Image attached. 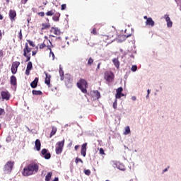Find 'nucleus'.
I'll return each mask as SVG.
<instances>
[{
	"instance_id": "obj_1",
	"label": "nucleus",
	"mask_w": 181,
	"mask_h": 181,
	"mask_svg": "<svg viewBox=\"0 0 181 181\" xmlns=\"http://www.w3.org/2000/svg\"><path fill=\"white\" fill-rule=\"evenodd\" d=\"M39 172V165L37 163L33 162L28 164L23 168V176H32V175H36Z\"/></svg>"
},
{
	"instance_id": "obj_2",
	"label": "nucleus",
	"mask_w": 181,
	"mask_h": 181,
	"mask_svg": "<svg viewBox=\"0 0 181 181\" xmlns=\"http://www.w3.org/2000/svg\"><path fill=\"white\" fill-rule=\"evenodd\" d=\"M115 41V38H114V35H101L100 42L104 46H108V45H111L112 42Z\"/></svg>"
},
{
	"instance_id": "obj_3",
	"label": "nucleus",
	"mask_w": 181,
	"mask_h": 181,
	"mask_svg": "<svg viewBox=\"0 0 181 181\" xmlns=\"http://www.w3.org/2000/svg\"><path fill=\"white\" fill-rule=\"evenodd\" d=\"M76 86L78 88H79V90H81L82 93H83V94H87V87L88 86V85L86 79L81 78L77 82Z\"/></svg>"
},
{
	"instance_id": "obj_4",
	"label": "nucleus",
	"mask_w": 181,
	"mask_h": 181,
	"mask_svg": "<svg viewBox=\"0 0 181 181\" xmlns=\"http://www.w3.org/2000/svg\"><path fill=\"white\" fill-rule=\"evenodd\" d=\"M30 52H32V48L29 47V44L26 42L25 44V47L23 48V54L24 57L26 58L25 62H28L30 60Z\"/></svg>"
},
{
	"instance_id": "obj_5",
	"label": "nucleus",
	"mask_w": 181,
	"mask_h": 181,
	"mask_svg": "<svg viewBox=\"0 0 181 181\" xmlns=\"http://www.w3.org/2000/svg\"><path fill=\"white\" fill-rule=\"evenodd\" d=\"M104 78L107 83H112L115 78V75L111 71H107L104 74Z\"/></svg>"
},
{
	"instance_id": "obj_6",
	"label": "nucleus",
	"mask_w": 181,
	"mask_h": 181,
	"mask_svg": "<svg viewBox=\"0 0 181 181\" xmlns=\"http://www.w3.org/2000/svg\"><path fill=\"white\" fill-rule=\"evenodd\" d=\"M13 166H15L14 161H8L4 167V172L6 173H11L12 172V169H13Z\"/></svg>"
},
{
	"instance_id": "obj_7",
	"label": "nucleus",
	"mask_w": 181,
	"mask_h": 181,
	"mask_svg": "<svg viewBox=\"0 0 181 181\" xmlns=\"http://www.w3.org/2000/svg\"><path fill=\"white\" fill-rule=\"evenodd\" d=\"M64 147V139L62 141H58L56 144L55 152L57 155H60L63 152V148Z\"/></svg>"
},
{
	"instance_id": "obj_8",
	"label": "nucleus",
	"mask_w": 181,
	"mask_h": 181,
	"mask_svg": "<svg viewBox=\"0 0 181 181\" xmlns=\"http://www.w3.org/2000/svg\"><path fill=\"white\" fill-rule=\"evenodd\" d=\"M40 49H45V47H47L48 50H51V47H53V45L52 44V42L49 40H45L43 43L40 45Z\"/></svg>"
},
{
	"instance_id": "obj_9",
	"label": "nucleus",
	"mask_w": 181,
	"mask_h": 181,
	"mask_svg": "<svg viewBox=\"0 0 181 181\" xmlns=\"http://www.w3.org/2000/svg\"><path fill=\"white\" fill-rule=\"evenodd\" d=\"M19 66H21V62H13V64L11 65L12 74H16V73L18 72V67H19Z\"/></svg>"
},
{
	"instance_id": "obj_10",
	"label": "nucleus",
	"mask_w": 181,
	"mask_h": 181,
	"mask_svg": "<svg viewBox=\"0 0 181 181\" xmlns=\"http://www.w3.org/2000/svg\"><path fill=\"white\" fill-rule=\"evenodd\" d=\"M1 96L2 100H5L6 101L9 100V99L11 98V94H9L8 91H1Z\"/></svg>"
},
{
	"instance_id": "obj_11",
	"label": "nucleus",
	"mask_w": 181,
	"mask_h": 181,
	"mask_svg": "<svg viewBox=\"0 0 181 181\" xmlns=\"http://www.w3.org/2000/svg\"><path fill=\"white\" fill-rule=\"evenodd\" d=\"M8 16L11 22H14L16 19V11L11 9L8 13Z\"/></svg>"
},
{
	"instance_id": "obj_12",
	"label": "nucleus",
	"mask_w": 181,
	"mask_h": 181,
	"mask_svg": "<svg viewBox=\"0 0 181 181\" xmlns=\"http://www.w3.org/2000/svg\"><path fill=\"white\" fill-rule=\"evenodd\" d=\"M87 145H88L87 143H84L81 146V155H82V156H83V158H86V155L87 153Z\"/></svg>"
},
{
	"instance_id": "obj_13",
	"label": "nucleus",
	"mask_w": 181,
	"mask_h": 181,
	"mask_svg": "<svg viewBox=\"0 0 181 181\" xmlns=\"http://www.w3.org/2000/svg\"><path fill=\"white\" fill-rule=\"evenodd\" d=\"M64 80L66 84H71L73 83V77L70 74H66Z\"/></svg>"
},
{
	"instance_id": "obj_14",
	"label": "nucleus",
	"mask_w": 181,
	"mask_h": 181,
	"mask_svg": "<svg viewBox=\"0 0 181 181\" xmlns=\"http://www.w3.org/2000/svg\"><path fill=\"white\" fill-rule=\"evenodd\" d=\"M41 153L44 156L45 159H50V158H52V155L50 153H47V149L46 148H43L41 151Z\"/></svg>"
},
{
	"instance_id": "obj_15",
	"label": "nucleus",
	"mask_w": 181,
	"mask_h": 181,
	"mask_svg": "<svg viewBox=\"0 0 181 181\" xmlns=\"http://www.w3.org/2000/svg\"><path fill=\"white\" fill-rule=\"evenodd\" d=\"M45 74L46 76L45 80V83L47 84V86H48V87H50V78H52V76L50 74H49L48 73H47L46 71H45Z\"/></svg>"
},
{
	"instance_id": "obj_16",
	"label": "nucleus",
	"mask_w": 181,
	"mask_h": 181,
	"mask_svg": "<svg viewBox=\"0 0 181 181\" xmlns=\"http://www.w3.org/2000/svg\"><path fill=\"white\" fill-rule=\"evenodd\" d=\"M51 33H54L56 36H60L62 32L58 28L52 27L50 30Z\"/></svg>"
},
{
	"instance_id": "obj_17",
	"label": "nucleus",
	"mask_w": 181,
	"mask_h": 181,
	"mask_svg": "<svg viewBox=\"0 0 181 181\" xmlns=\"http://www.w3.org/2000/svg\"><path fill=\"white\" fill-rule=\"evenodd\" d=\"M164 18L167 22L168 28H172V26L173 25V22L170 21V17H169V15L168 14L165 15Z\"/></svg>"
},
{
	"instance_id": "obj_18",
	"label": "nucleus",
	"mask_w": 181,
	"mask_h": 181,
	"mask_svg": "<svg viewBox=\"0 0 181 181\" xmlns=\"http://www.w3.org/2000/svg\"><path fill=\"white\" fill-rule=\"evenodd\" d=\"M92 97L93 100H99L101 97V94L98 90H93L92 93Z\"/></svg>"
},
{
	"instance_id": "obj_19",
	"label": "nucleus",
	"mask_w": 181,
	"mask_h": 181,
	"mask_svg": "<svg viewBox=\"0 0 181 181\" xmlns=\"http://www.w3.org/2000/svg\"><path fill=\"white\" fill-rule=\"evenodd\" d=\"M146 25H147V26H151V28H153V26H155V21H153L152 18H148L146 21Z\"/></svg>"
},
{
	"instance_id": "obj_20",
	"label": "nucleus",
	"mask_w": 181,
	"mask_h": 181,
	"mask_svg": "<svg viewBox=\"0 0 181 181\" xmlns=\"http://www.w3.org/2000/svg\"><path fill=\"white\" fill-rule=\"evenodd\" d=\"M39 83V78L36 77L35 78L34 81L31 82L30 87L32 88H36L37 87V83Z\"/></svg>"
},
{
	"instance_id": "obj_21",
	"label": "nucleus",
	"mask_w": 181,
	"mask_h": 181,
	"mask_svg": "<svg viewBox=\"0 0 181 181\" xmlns=\"http://www.w3.org/2000/svg\"><path fill=\"white\" fill-rule=\"evenodd\" d=\"M10 83L11 84V86H17L18 82L16 80V76H11L10 78Z\"/></svg>"
},
{
	"instance_id": "obj_22",
	"label": "nucleus",
	"mask_w": 181,
	"mask_h": 181,
	"mask_svg": "<svg viewBox=\"0 0 181 181\" xmlns=\"http://www.w3.org/2000/svg\"><path fill=\"white\" fill-rule=\"evenodd\" d=\"M47 29H50V23H43L42 24L41 30H46Z\"/></svg>"
},
{
	"instance_id": "obj_23",
	"label": "nucleus",
	"mask_w": 181,
	"mask_h": 181,
	"mask_svg": "<svg viewBox=\"0 0 181 181\" xmlns=\"http://www.w3.org/2000/svg\"><path fill=\"white\" fill-rule=\"evenodd\" d=\"M131 36V34L129 35H122L120 36H119V42H124V40H127V39H128V37H129Z\"/></svg>"
},
{
	"instance_id": "obj_24",
	"label": "nucleus",
	"mask_w": 181,
	"mask_h": 181,
	"mask_svg": "<svg viewBox=\"0 0 181 181\" xmlns=\"http://www.w3.org/2000/svg\"><path fill=\"white\" fill-rule=\"evenodd\" d=\"M35 146L37 151H40V147L42 146L40 140H39V139L35 140Z\"/></svg>"
},
{
	"instance_id": "obj_25",
	"label": "nucleus",
	"mask_w": 181,
	"mask_h": 181,
	"mask_svg": "<svg viewBox=\"0 0 181 181\" xmlns=\"http://www.w3.org/2000/svg\"><path fill=\"white\" fill-rule=\"evenodd\" d=\"M113 64H115V67L117 69H119V61L118 60V58H115L112 59Z\"/></svg>"
},
{
	"instance_id": "obj_26",
	"label": "nucleus",
	"mask_w": 181,
	"mask_h": 181,
	"mask_svg": "<svg viewBox=\"0 0 181 181\" xmlns=\"http://www.w3.org/2000/svg\"><path fill=\"white\" fill-rule=\"evenodd\" d=\"M56 132H57V128L52 127V132L49 135V138H52V136H53V135H56Z\"/></svg>"
},
{
	"instance_id": "obj_27",
	"label": "nucleus",
	"mask_w": 181,
	"mask_h": 181,
	"mask_svg": "<svg viewBox=\"0 0 181 181\" xmlns=\"http://www.w3.org/2000/svg\"><path fill=\"white\" fill-rule=\"evenodd\" d=\"M60 18V13H56L54 16L52 17L53 21L55 22H59V18Z\"/></svg>"
},
{
	"instance_id": "obj_28",
	"label": "nucleus",
	"mask_w": 181,
	"mask_h": 181,
	"mask_svg": "<svg viewBox=\"0 0 181 181\" xmlns=\"http://www.w3.org/2000/svg\"><path fill=\"white\" fill-rule=\"evenodd\" d=\"M53 175V173L49 172L47 173V175L45 176V181H50V179H52V176Z\"/></svg>"
},
{
	"instance_id": "obj_29",
	"label": "nucleus",
	"mask_w": 181,
	"mask_h": 181,
	"mask_svg": "<svg viewBox=\"0 0 181 181\" xmlns=\"http://www.w3.org/2000/svg\"><path fill=\"white\" fill-rule=\"evenodd\" d=\"M59 76L61 77L62 81H63V80H64V71H63L62 68H59Z\"/></svg>"
},
{
	"instance_id": "obj_30",
	"label": "nucleus",
	"mask_w": 181,
	"mask_h": 181,
	"mask_svg": "<svg viewBox=\"0 0 181 181\" xmlns=\"http://www.w3.org/2000/svg\"><path fill=\"white\" fill-rule=\"evenodd\" d=\"M33 95H42V93L41 90H33Z\"/></svg>"
},
{
	"instance_id": "obj_31",
	"label": "nucleus",
	"mask_w": 181,
	"mask_h": 181,
	"mask_svg": "<svg viewBox=\"0 0 181 181\" xmlns=\"http://www.w3.org/2000/svg\"><path fill=\"white\" fill-rule=\"evenodd\" d=\"M124 135H128L129 134H131V129H129V127H125V132H124Z\"/></svg>"
},
{
	"instance_id": "obj_32",
	"label": "nucleus",
	"mask_w": 181,
	"mask_h": 181,
	"mask_svg": "<svg viewBox=\"0 0 181 181\" xmlns=\"http://www.w3.org/2000/svg\"><path fill=\"white\" fill-rule=\"evenodd\" d=\"M33 67V65L32 64V62H29L27 64L26 69L28 70H32Z\"/></svg>"
},
{
	"instance_id": "obj_33",
	"label": "nucleus",
	"mask_w": 181,
	"mask_h": 181,
	"mask_svg": "<svg viewBox=\"0 0 181 181\" xmlns=\"http://www.w3.org/2000/svg\"><path fill=\"white\" fill-rule=\"evenodd\" d=\"M45 15H47V16H53V15H54V11L53 10L49 11Z\"/></svg>"
},
{
	"instance_id": "obj_34",
	"label": "nucleus",
	"mask_w": 181,
	"mask_h": 181,
	"mask_svg": "<svg viewBox=\"0 0 181 181\" xmlns=\"http://www.w3.org/2000/svg\"><path fill=\"white\" fill-rule=\"evenodd\" d=\"M83 173L85 175H86V176H90V175H91V170H90L84 169Z\"/></svg>"
},
{
	"instance_id": "obj_35",
	"label": "nucleus",
	"mask_w": 181,
	"mask_h": 181,
	"mask_svg": "<svg viewBox=\"0 0 181 181\" xmlns=\"http://www.w3.org/2000/svg\"><path fill=\"white\" fill-rule=\"evenodd\" d=\"M93 63H94V59H93V58L90 57L88 60V66H91V64H93Z\"/></svg>"
},
{
	"instance_id": "obj_36",
	"label": "nucleus",
	"mask_w": 181,
	"mask_h": 181,
	"mask_svg": "<svg viewBox=\"0 0 181 181\" xmlns=\"http://www.w3.org/2000/svg\"><path fill=\"white\" fill-rule=\"evenodd\" d=\"M132 71H136L138 70V66L136 65H132L131 68Z\"/></svg>"
},
{
	"instance_id": "obj_37",
	"label": "nucleus",
	"mask_w": 181,
	"mask_h": 181,
	"mask_svg": "<svg viewBox=\"0 0 181 181\" xmlns=\"http://www.w3.org/2000/svg\"><path fill=\"white\" fill-rule=\"evenodd\" d=\"M49 57H52V60H54V53L52 51V48L51 50H49Z\"/></svg>"
},
{
	"instance_id": "obj_38",
	"label": "nucleus",
	"mask_w": 181,
	"mask_h": 181,
	"mask_svg": "<svg viewBox=\"0 0 181 181\" xmlns=\"http://www.w3.org/2000/svg\"><path fill=\"white\" fill-rule=\"evenodd\" d=\"M90 33H91L92 35H98V33H97V28H93V30H91Z\"/></svg>"
},
{
	"instance_id": "obj_39",
	"label": "nucleus",
	"mask_w": 181,
	"mask_h": 181,
	"mask_svg": "<svg viewBox=\"0 0 181 181\" xmlns=\"http://www.w3.org/2000/svg\"><path fill=\"white\" fill-rule=\"evenodd\" d=\"M122 91H124V89L122 88V87H119L116 90L117 93H120L121 94L122 93Z\"/></svg>"
},
{
	"instance_id": "obj_40",
	"label": "nucleus",
	"mask_w": 181,
	"mask_h": 181,
	"mask_svg": "<svg viewBox=\"0 0 181 181\" xmlns=\"http://www.w3.org/2000/svg\"><path fill=\"white\" fill-rule=\"evenodd\" d=\"M117 103H118V100L117 99L115 100L114 103H113V108L115 110H117Z\"/></svg>"
},
{
	"instance_id": "obj_41",
	"label": "nucleus",
	"mask_w": 181,
	"mask_h": 181,
	"mask_svg": "<svg viewBox=\"0 0 181 181\" xmlns=\"http://www.w3.org/2000/svg\"><path fill=\"white\" fill-rule=\"evenodd\" d=\"M30 45V46H31V47H35V42H33V41H31L30 40H27Z\"/></svg>"
},
{
	"instance_id": "obj_42",
	"label": "nucleus",
	"mask_w": 181,
	"mask_h": 181,
	"mask_svg": "<svg viewBox=\"0 0 181 181\" xmlns=\"http://www.w3.org/2000/svg\"><path fill=\"white\" fill-rule=\"evenodd\" d=\"M99 153H100V155H105V153L104 152V148H100L99 149Z\"/></svg>"
},
{
	"instance_id": "obj_43",
	"label": "nucleus",
	"mask_w": 181,
	"mask_h": 181,
	"mask_svg": "<svg viewBox=\"0 0 181 181\" xmlns=\"http://www.w3.org/2000/svg\"><path fill=\"white\" fill-rule=\"evenodd\" d=\"M76 163H78V162H81V163H83V160L81 158H76L75 160Z\"/></svg>"
},
{
	"instance_id": "obj_44",
	"label": "nucleus",
	"mask_w": 181,
	"mask_h": 181,
	"mask_svg": "<svg viewBox=\"0 0 181 181\" xmlns=\"http://www.w3.org/2000/svg\"><path fill=\"white\" fill-rule=\"evenodd\" d=\"M37 16H40L41 18H43V16H45V12L43 11L39 12L37 13Z\"/></svg>"
},
{
	"instance_id": "obj_45",
	"label": "nucleus",
	"mask_w": 181,
	"mask_h": 181,
	"mask_svg": "<svg viewBox=\"0 0 181 181\" xmlns=\"http://www.w3.org/2000/svg\"><path fill=\"white\" fill-rule=\"evenodd\" d=\"M23 37L22 35V30H21L19 33H18V38L20 39V40H22Z\"/></svg>"
},
{
	"instance_id": "obj_46",
	"label": "nucleus",
	"mask_w": 181,
	"mask_h": 181,
	"mask_svg": "<svg viewBox=\"0 0 181 181\" xmlns=\"http://www.w3.org/2000/svg\"><path fill=\"white\" fill-rule=\"evenodd\" d=\"M119 169L120 170H125V167H124L122 164H120V165H119Z\"/></svg>"
},
{
	"instance_id": "obj_47",
	"label": "nucleus",
	"mask_w": 181,
	"mask_h": 181,
	"mask_svg": "<svg viewBox=\"0 0 181 181\" xmlns=\"http://www.w3.org/2000/svg\"><path fill=\"white\" fill-rule=\"evenodd\" d=\"M119 98H121V93H116L115 100H118Z\"/></svg>"
},
{
	"instance_id": "obj_48",
	"label": "nucleus",
	"mask_w": 181,
	"mask_h": 181,
	"mask_svg": "<svg viewBox=\"0 0 181 181\" xmlns=\"http://www.w3.org/2000/svg\"><path fill=\"white\" fill-rule=\"evenodd\" d=\"M0 115H5V110L0 108Z\"/></svg>"
},
{
	"instance_id": "obj_49",
	"label": "nucleus",
	"mask_w": 181,
	"mask_h": 181,
	"mask_svg": "<svg viewBox=\"0 0 181 181\" xmlns=\"http://www.w3.org/2000/svg\"><path fill=\"white\" fill-rule=\"evenodd\" d=\"M66 4H62L61 6L62 11H64V9H66Z\"/></svg>"
},
{
	"instance_id": "obj_50",
	"label": "nucleus",
	"mask_w": 181,
	"mask_h": 181,
	"mask_svg": "<svg viewBox=\"0 0 181 181\" xmlns=\"http://www.w3.org/2000/svg\"><path fill=\"white\" fill-rule=\"evenodd\" d=\"M25 74H26V76H29V74H30V69H26V70H25Z\"/></svg>"
},
{
	"instance_id": "obj_51",
	"label": "nucleus",
	"mask_w": 181,
	"mask_h": 181,
	"mask_svg": "<svg viewBox=\"0 0 181 181\" xmlns=\"http://www.w3.org/2000/svg\"><path fill=\"white\" fill-rule=\"evenodd\" d=\"M4 57V51L2 49L0 50V59H2Z\"/></svg>"
},
{
	"instance_id": "obj_52",
	"label": "nucleus",
	"mask_w": 181,
	"mask_h": 181,
	"mask_svg": "<svg viewBox=\"0 0 181 181\" xmlns=\"http://www.w3.org/2000/svg\"><path fill=\"white\" fill-rule=\"evenodd\" d=\"M37 53V51H33L32 52V56H36Z\"/></svg>"
},
{
	"instance_id": "obj_53",
	"label": "nucleus",
	"mask_w": 181,
	"mask_h": 181,
	"mask_svg": "<svg viewBox=\"0 0 181 181\" xmlns=\"http://www.w3.org/2000/svg\"><path fill=\"white\" fill-rule=\"evenodd\" d=\"M132 101H136V97L132 96Z\"/></svg>"
},
{
	"instance_id": "obj_54",
	"label": "nucleus",
	"mask_w": 181,
	"mask_h": 181,
	"mask_svg": "<svg viewBox=\"0 0 181 181\" xmlns=\"http://www.w3.org/2000/svg\"><path fill=\"white\" fill-rule=\"evenodd\" d=\"M74 148H75V151H77L78 149V148H80V146L76 145V146H75Z\"/></svg>"
},
{
	"instance_id": "obj_55",
	"label": "nucleus",
	"mask_w": 181,
	"mask_h": 181,
	"mask_svg": "<svg viewBox=\"0 0 181 181\" xmlns=\"http://www.w3.org/2000/svg\"><path fill=\"white\" fill-rule=\"evenodd\" d=\"M4 19V16L2 14H0V21H2Z\"/></svg>"
},
{
	"instance_id": "obj_56",
	"label": "nucleus",
	"mask_w": 181,
	"mask_h": 181,
	"mask_svg": "<svg viewBox=\"0 0 181 181\" xmlns=\"http://www.w3.org/2000/svg\"><path fill=\"white\" fill-rule=\"evenodd\" d=\"M100 66H101V63H99V64H98V67H97V69H98V70H100Z\"/></svg>"
},
{
	"instance_id": "obj_57",
	"label": "nucleus",
	"mask_w": 181,
	"mask_h": 181,
	"mask_svg": "<svg viewBox=\"0 0 181 181\" xmlns=\"http://www.w3.org/2000/svg\"><path fill=\"white\" fill-rule=\"evenodd\" d=\"M52 181H59V177H56Z\"/></svg>"
},
{
	"instance_id": "obj_58",
	"label": "nucleus",
	"mask_w": 181,
	"mask_h": 181,
	"mask_svg": "<svg viewBox=\"0 0 181 181\" xmlns=\"http://www.w3.org/2000/svg\"><path fill=\"white\" fill-rule=\"evenodd\" d=\"M56 40H62V37H58L56 38Z\"/></svg>"
},
{
	"instance_id": "obj_59",
	"label": "nucleus",
	"mask_w": 181,
	"mask_h": 181,
	"mask_svg": "<svg viewBox=\"0 0 181 181\" xmlns=\"http://www.w3.org/2000/svg\"><path fill=\"white\" fill-rule=\"evenodd\" d=\"M144 19H146V21H148V19H149V18H148V16H145L144 17Z\"/></svg>"
},
{
	"instance_id": "obj_60",
	"label": "nucleus",
	"mask_w": 181,
	"mask_h": 181,
	"mask_svg": "<svg viewBox=\"0 0 181 181\" xmlns=\"http://www.w3.org/2000/svg\"><path fill=\"white\" fill-rule=\"evenodd\" d=\"M0 37L2 38V31L0 30Z\"/></svg>"
},
{
	"instance_id": "obj_61",
	"label": "nucleus",
	"mask_w": 181,
	"mask_h": 181,
	"mask_svg": "<svg viewBox=\"0 0 181 181\" xmlns=\"http://www.w3.org/2000/svg\"><path fill=\"white\" fill-rule=\"evenodd\" d=\"M147 93H148V94H151V90H147Z\"/></svg>"
},
{
	"instance_id": "obj_62",
	"label": "nucleus",
	"mask_w": 181,
	"mask_h": 181,
	"mask_svg": "<svg viewBox=\"0 0 181 181\" xmlns=\"http://www.w3.org/2000/svg\"><path fill=\"white\" fill-rule=\"evenodd\" d=\"M28 2V0H23V4H26Z\"/></svg>"
},
{
	"instance_id": "obj_63",
	"label": "nucleus",
	"mask_w": 181,
	"mask_h": 181,
	"mask_svg": "<svg viewBox=\"0 0 181 181\" xmlns=\"http://www.w3.org/2000/svg\"><path fill=\"white\" fill-rule=\"evenodd\" d=\"M163 172H168V168H165V170H163Z\"/></svg>"
},
{
	"instance_id": "obj_64",
	"label": "nucleus",
	"mask_w": 181,
	"mask_h": 181,
	"mask_svg": "<svg viewBox=\"0 0 181 181\" xmlns=\"http://www.w3.org/2000/svg\"><path fill=\"white\" fill-rule=\"evenodd\" d=\"M124 95H124V93H121V97H124Z\"/></svg>"
}]
</instances>
